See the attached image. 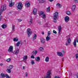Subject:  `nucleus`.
Wrapping results in <instances>:
<instances>
[{"label": "nucleus", "mask_w": 78, "mask_h": 78, "mask_svg": "<svg viewBox=\"0 0 78 78\" xmlns=\"http://www.w3.org/2000/svg\"><path fill=\"white\" fill-rule=\"evenodd\" d=\"M74 2L75 3H78V0H74Z\"/></svg>", "instance_id": "ea45409f"}, {"label": "nucleus", "mask_w": 78, "mask_h": 78, "mask_svg": "<svg viewBox=\"0 0 78 78\" xmlns=\"http://www.w3.org/2000/svg\"><path fill=\"white\" fill-rule=\"evenodd\" d=\"M40 39L41 42L43 44H44V43H45V39H44V38H41Z\"/></svg>", "instance_id": "9b49d317"}, {"label": "nucleus", "mask_w": 78, "mask_h": 78, "mask_svg": "<svg viewBox=\"0 0 78 78\" xmlns=\"http://www.w3.org/2000/svg\"><path fill=\"white\" fill-rule=\"evenodd\" d=\"M42 34H43V35H44V32H43L42 33Z\"/></svg>", "instance_id": "3c124183"}, {"label": "nucleus", "mask_w": 78, "mask_h": 78, "mask_svg": "<svg viewBox=\"0 0 78 78\" xmlns=\"http://www.w3.org/2000/svg\"><path fill=\"white\" fill-rule=\"evenodd\" d=\"M42 18L43 19H45V18H46V15H45V14H44L42 15Z\"/></svg>", "instance_id": "c9c22d12"}, {"label": "nucleus", "mask_w": 78, "mask_h": 78, "mask_svg": "<svg viewBox=\"0 0 78 78\" xmlns=\"http://www.w3.org/2000/svg\"><path fill=\"white\" fill-rule=\"evenodd\" d=\"M0 66H3V64H2V63H0Z\"/></svg>", "instance_id": "864d4df0"}, {"label": "nucleus", "mask_w": 78, "mask_h": 78, "mask_svg": "<svg viewBox=\"0 0 78 78\" xmlns=\"http://www.w3.org/2000/svg\"><path fill=\"white\" fill-rule=\"evenodd\" d=\"M57 55H58V56H61L62 57V56H63V55H62V54L61 52H57Z\"/></svg>", "instance_id": "f3484780"}, {"label": "nucleus", "mask_w": 78, "mask_h": 78, "mask_svg": "<svg viewBox=\"0 0 78 78\" xmlns=\"http://www.w3.org/2000/svg\"><path fill=\"white\" fill-rule=\"evenodd\" d=\"M1 58V57H0V58Z\"/></svg>", "instance_id": "bf43d9fd"}, {"label": "nucleus", "mask_w": 78, "mask_h": 78, "mask_svg": "<svg viewBox=\"0 0 78 78\" xmlns=\"http://www.w3.org/2000/svg\"><path fill=\"white\" fill-rule=\"evenodd\" d=\"M39 50L40 51H44V48H43L42 47H40L39 48Z\"/></svg>", "instance_id": "7c9ffc66"}, {"label": "nucleus", "mask_w": 78, "mask_h": 78, "mask_svg": "<svg viewBox=\"0 0 78 78\" xmlns=\"http://www.w3.org/2000/svg\"><path fill=\"white\" fill-rule=\"evenodd\" d=\"M28 56H27L26 55V56H24V57H23V60L25 61V60L26 59H27V58Z\"/></svg>", "instance_id": "2f4dec72"}, {"label": "nucleus", "mask_w": 78, "mask_h": 78, "mask_svg": "<svg viewBox=\"0 0 78 78\" xmlns=\"http://www.w3.org/2000/svg\"><path fill=\"white\" fill-rule=\"evenodd\" d=\"M12 2V1H11V2Z\"/></svg>", "instance_id": "052dcab7"}, {"label": "nucleus", "mask_w": 78, "mask_h": 78, "mask_svg": "<svg viewBox=\"0 0 78 78\" xmlns=\"http://www.w3.org/2000/svg\"><path fill=\"white\" fill-rule=\"evenodd\" d=\"M45 0H41V1H40V3H44L45 2Z\"/></svg>", "instance_id": "72a5a7b5"}, {"label": "nucleus", "mask_w": 78, "mask_h": 78, "mask_svg": "<svg viewBox=\"0 0 78 78\" xmlns=\"http://www.w3.org/2000/svg\"><path fill=\"white\" fill-rule=\"evenodd\" d=\"M10 14H11V13H12V12H9Z\"/></svg>", "instance_id": "6e6d98bb"}, {"label": "nucleus", "mask_w": 78, "mask_h": 78, "mask_svg": "<svg viewBox=\"0 0 78 78\" xmlns=\"http://www.w3.org/2000/svg\"><path fill=\"white\" fill-rule=\"evenodd\" d=\"M77 42H78V38H77Z\"/></svg>", "instance_id": "13d9d810"}, {"label": "nucleus", "mask_w": 78, "mask_h": 78, "mask_svg": "<svg viewBox=\"0 0 78 78\" xmlns=\"http://www.w3.org/2000/svg\"><path fill=\"white\" fill-rule=\"evenodd\" d=\"M5 75L6 74H3V73H1V75L2 78H4V77H5Z\"/></svg>", "instance_id": "473e14b6"}, {"label": "nucleus", "mask_w": 78, "mask_h": 78, "mask_svg": "<svg viewBox=\"0 0 78 78\" xmlns=\"http://www.w3.org/2000/svg\"><path fill=\"white\" fill-rule=\"evenodd\" d=\"M6 61L8 62H10L11 61V59L10 58H8L7 59Z\"/></svg>", "instance_id": "37998d69"}, {"label": "nucleus", "mask_w": 78, "mask_h": 78, "mask_svg": "<svg viewBox=\"0 0 78 78\" xmlns=\"http://www.w3.org/2000/svg\"><path fill=\"white\" fill-rule=\"evenodd\" d=\"M76 39L74 40V41L73 42V45H74V47H76Z\"/></svg>", "instance_id": "4468645a"}, {"label": "nucleus", "mask_w": 78, "mask_h": 78, "mask_svg": "<svg viewBox=\"0 0 78 78\" xmlns=\"http://www.w3.org/2000/svg\"><path fill=\"white\" fill-rule=\"evenodd\" d=\"M19 41V39L18 38L16 37L13 38V41L14 42H17Z\"/></svg>", "instance_id": "aec40b11"}, {"label": "nucleus", "mask_w": 78, "mask_h": 78, "mask_svg": "<svg viewBox=\"0 0 78 78\" xmlns=\"http://www.w3.org/2000/svg\"><path fill=\"white\" fill-rule=\"evenodd\" d=\"M59 8H60L61 6H62V5H61L59 3H58L56 5Z\"/></svg>", "instance_id": "412c9836"}, {"label": "nucleus", "mask_w": 78, "mask_h": 78, "mask_svg": "<svg viewBox=\"0 0 78 78\" xmlns=\"http://www.w3.org/2000/svg\"><path fill=\"white\" fill-rule=\"evenodd\" d=\"M29 24H31L33 23V20L32 19H30L29 21Z\"/></svg>", "instance_id": "393cba45"}, {"label": "nucleus", "mask_w": 78, "mask_h": 78, "mask_svg": "<svg viewBox=\"0 0 78 78\" xmlns=\"http://www.w3.org/2000/svg\"><path fill=\"white\" fill-rule=\"evenodd\" d=\"M23 69H25V67H24V66H23Z\"/></svg>", "instance_id": "4d7b16f0"}, {"label": "nucleus", "mask_w": 78, "mask_h": 78, "mask_svg": "<svg viewBox=\"0 0 78 78\" xmlns=\"http://www.w3.org/2000/svg\"><path fill=\"white\" fill-rule=\"evenodd\" d=\"M18 21L19 22H20L22 21V20H21L20 19H19L18 20Z\"/></svg>", "instance_id": "de8ad7c7"}, {"label": "nucleus", "mask_w": 78, "mask_h": 78, "mask_svg": "<svg viewBox=\"0 0 78 78\" xmlns=\"http://www.w3.org/2000/svg\"><path fill=\"white\" fill-rule=\"evenodd\" d=\"M58 12H56L55 13V15L54 16V22L55 23H56L57 22V20L58 19Z\"/></svg>", "instance_id": "f03ea898"}, {"label": "nucleus", "mask_w": 78, "mask_h": 78, "mask_svg": "<svg viewBox=\"0 0 78 78\" xmlns=\"http://www.w3.org/2000/svg\"><path fill=\"white\" fill-rule=\"evenodd\" d=\"M8 51L9 52H12V51H13V46H10L8 50Z\"/></svg>", "instance_id": "6e6552de"}, {"label": "nucleus", "mask_w": 78, "mask_h": 78, "mask_svg": "<svg viewBox=\"0 0 78 78\" xmlns=\"http://www.w3.org/2000/svg\"><path fill=\"white\" fill-rule=\"evenodd\" d=\"M76 8V5H74L72 6V11H74L75 10V8Z\"/></svg>", "instance_id": "2eb2a0df"}, {"label": "nucleus", "mask_w": 78, "mask_h": 78, "mask_svg": "<svg viewBox=\"0 0 78 78\" xmlns=\"http://www.w3.org/2000/svg\"><path fill=\"white\" fill-rule=\"evenodd\" d=\"M12 30H13V31H15V26L14 25H13L12 26Z\"/></svg>", "instance_id": "c756f323"}, {"label": "nucleus", "mask_w": 78, "mask_h": 78, "mask_svg": "<svg viewBox=\"0 0 78 78\" xmlns=\"http://www.w3.org/2000/svg\"><path fill=\"white\" fill-rule=\"evenodd\" d=\"M49 1L50 2H53V0H49Z\"/></svg>", "instance_id": "8fccbe9b"}, {"label": "nucleus", "mask_w": 78, "mask_h": 78, "mask_svg": "<svg viewBox=\"0 0 78 78\" xmlns=\"http://www.w3.org/2000/svg\"><path fill=\"white\" fill-rule=\"evenodd\" d=\"M6 9V4L4 5H2L1 9V11H0V21L2 20V16L1 14L3 12V11H5Z\"/></svg>", "instance_id": "f257e3e1"}, {"label": "nucleus", "mask_w": 78, "mask_h": 78, "mask_svg": "<svg viewBox=\"0 0 78 78\" xmlns=\"http://www.w3.org/2000/svg\"><path fill=\"white\" fill-rule=\"evenodd\" d=\"M51 39V37H50V36L49 35H48L46 38V40L47 41H48L50 40Z\"/></svg>", "instance_id": "9d476101"}, {"label": "nucleus", "mask_w": 78, "mask_h": 78, "mask_svg": "<svg viewBox=\"0 0 78 78\" xmlns=\"http://www.w3.org/2000/svg\"><path fill=\"white\" fill-rule=\"evenodd\" d=\"M37 53V51L34 50V51L32 52V55L31 56V58H32V59H34L35 57L34 55H36Z\"/></svg>", "instance_id": "7ed1b4c3"}, {"label": "nucleus", "mask_w": 78, "mask_h": 78, "mask_svg": "<svg viewBox=\"0 0 78 78\" xmlns=\"http://www.w3.org/2000/svg\"><path fill=\"white\" fill-rule=\"evenodd\" d=\"M27 34L28 36H30L32 34V32L31 31V30L30 28L28 29L27 30Z\"/></svg>", "instance_id": "423d86ee"}, {"label": "nucleus", "mask_w": 78, "mask_h": 78, "mask_svg": "<svg viewBox=\"0 0 78 78\" xmlns=\"http://www.w3.org/2000/svg\"><path fill=\"white\" fill-rule=\"evenodd\" d=\"M67 41L68 43L67 42H66V46H67L68 45H69L70 44V42H71V40H70V39L69 38L68 39Z\"/></svg>", "instance_id": "0eeeda50"}, {"label": "nucleus", "mask_w": 78, "mask_h": 78, "mask_svg": "<svg viewBox=\"0 0 78 78\" xmlns=\"http://www.w3.org/2000/svg\"><path fill=\"white\" fill-rule=\"evenodd\" d=\"M21 43V41H18L16 44V47H19L20 45V44Z\"/></svg>", "instance_id": "dca6fc26"}, {"label": "nucleus", "mask_w": 78, "mask_h": 78, "mask_svg": "<svg viewBox=\"0 0 78 78\" xmlns=\"http://www.w3.org/2000/svg\"><path fill=\"white\" fill-rule=\"evenodd\" d=\"M48 35H49V36H50V34H51V32H50V31H48Z\"/></svg>", "instance_id": "c03bdc74"}, {"label": "nucleus", "mask_w": 78, "mask_h": 78, "mask_svg": "<svg viewBox=\"0 0 78 78\" xmlns=\"http://www.w3.org/2000/svg\"><path fill=\"white\" fill-rule=\"evenodd\" d=\"M65 20L66 22H68L69 21V17L66 16L65 18Z\"/></svg>", "instance_id": "1a4fd4ad"}, {"label": "nucleus", "mask_w": 78, "mask_h": 78, "mask_svg": "<svg viewBox=\"0 0 78 78\" xmlns=\"http://www.w3.org/2000/svg\"><path fill=\"white\" fill-rule=\"evenodd\" d=\"M62 55H64L65 54V51H64V50H62Z\"/></svg>", "instance_id": "a19ab883"}, {"label": "nucleus", "mask_w": 78, "mask_h": 78, "mask_svg": "<svg viewBox=\"0 0 78 78\" xmlns=\"http://www.w3.org/2000/svg\"><path fill=\"white\" fill-rule=\"evenodd\" d=\"M36 61H39L40 60V57H37V58H36Z\"/></svg>", "instance_id": "a878e982"}, {"label": "nucleus", "mask_w": 78, "mask_h": 78, "mask_svg": "<svg viewBox=\"0 0 78 78\" xmlns=\"http://www.w3.org/2000/svg\"><path fill=\"white\" fill-rule=\"evenodd\" d=\"M26 76H28V73H26Z\"/></svg>", "instance_id": "09e8293b"}, {"label": "nucleus", "mask_w": 78, "mask_h": 78, "mask_svg": "<svg viewBox=\"0 0 78 78\" xmlns=\"http://www.w3.org/2000/svg\"><path fill=\"white\" fill-rule=\"evenodd\" d=\"M45 61L46 62H48L49 61V58L48 57H47L45 59Z\"/></svg>", "instance_id": "b1692460"}, {"label": "nucleus", "mask_w": 78, "mask_h": 78, "mask_svg": "<svg viewBox=\"0 0 78 78\" xmlns=\"http://www.w3.org/2000/svg\"><path fill=\"white\" fill-rule=\"evenodd\" d=\"M51 71H49L48 72L46 76H45L44 78H51Z\"/></svg>", "instance_id": "20e7f679"}, {"label": "nucleus", "mask_w": 78, "mask_h": 78, "mask_svg": "<svg viewBox=\"0 0 78 78\" xmlns=\"http://www.w3.org/2000/svg\"><path fill=\"white\" fill-rule=\"evenodd\" d=\"M33 13L34 15H36L37 13V9H34L33 11Z\"/></svg>", "instance_id": "ddd939ff"}, {"label": "nucleus", "mask_w": 78, "mask_h": 78, "mask_svg": "<svg viewBox=\"0 0 78 78\" xmlns=\"http://www.w3.org/2000/svg\"><path fill=\"white\" fill-rule=\"evenodd\" d=\"M19 52V50L18 49L16 50V51L14 52H13L14 54H15L16 55H17Z\"/></svg>", "instance_id": "5701e85b"}, {"label": "nucleus", "mask_w": 78, "mask_h": 78, "mask_svg": "<svg viewBox=\"0 0 78 78\" xmlns=\"http://www.w3.org/2000/svg\"><path fill=\"white\" fill-rule=\"evenodd\" d=\"M14 2H11L9 3V7H12V6L14 5Z\"/></svg>", "instance_id": "a211bd4d"}, {"label": "nucleus", "mask_w": 78, "mask_h": 78, "mask_svg": "<svg viewBox=\"0 0 78 78\" xmlns=\"http://www.w3.org/2000/svg\"><path fill=\"white\" fill-rule=\"evenodd\" d=\"M5 77L7 78H10V77H9V76L8 74H5Z\"/></svg>", "instance_id": "58836bf2"}, {"label": "nucleus", "mask_w": 78, "mask_h": 78, "mask_svg": "<svg viewBox=\"0 0 78 78\" xmlns=\"http://www.w3.org/2000/svg\"><path fill=\"white\" fill-rule=\"evenodd\" d=\"M77 78H78V73L77 74Z\"/></svg>", "instance_id": "5fc2aeb1"}, {"label": "nucleus", "mask_w": 78, "mask_h": 78, "mask_svg": "<svg viewBox=\"0 0 78 78\" xmlns=\"http://www.w3.org/2000/svg\"><path fill=\"white\" fill-rule=\"evenodd\" d=\"M46 10L47 12H49V11H50V7H49Z\"/></svg>", "instance_id": "f704fd0d"}, {"label": "nucleus", "mask_w": 78, "mask_h": 78, "mask_svg": "<svg viewBox=\"0 0 78 78\" xmlns=\"http://www.w3.org/2000/svg\"><path fill=\"white\" fill-rule=\"evenodd\" d=\"M25 5L26 7H27V8H29L30 5V3H29V2H27L26 3Z\"/></svg>", "instance_id": "f8f14e48"}, {"label": "nucleus", "mask_w": 78, "mask_h": 78, "mask_svg": "<svg viewBox=\"0 0 78 78\" xmlns=\"http://www.w3.org/2000/svg\"><path fill=\"white\" fill-rule=\"evenodd\" d=\"M32 61L31 62V64L32 65H33V64H34V61L32 60Z\"/></svg>", "instance_id": "79ce46f5"}, {"label": "nucleus", "mask_w": 78, "mask_h": 78, "mask_svg": "<svg viewBox=\"0 0 78 78\" xmlns=\"http://www.w3.org/2000/svg\"><path fill=\"white\" fill-rule=\"evenodd\" d=\"M11 69L9 68H8L7 69V72H8V73H11Z\"/></svg>", "instance_id": "bb28decb"}, {"label": "nucleus", "mask_w": 78, "mask_h": 78, "mask_svg": "<svg viewBox=\"0 0 78 78\" xmlns=\"http://www.w3.org/2000/svg\"><path fill=\"white\" fill-rule=\"evenodd\" d=\"M37 37V35H36V34H34V38H33L34 39H36Z\"/></svg>", "instance_id": "e433bc0d"}, {"label": "nucleus", "mask_w": 78, "mask_h": 78, "mask_svg": "<svg viewBox=\"0 0 78 78\" xmlns=\"http://www.w3.org/2000/svg\"><path fill=\"white\" fill-rule=\"evenodd\" d=\"M64 59V58L63 57L62 58V62H63V59Z\"/></svg>", "instance_id": "603ef678"}, {"label": "nucleus", "mask_w": 78, "mask_h": 78, "mask_svg": "<svg viewBox=\"0 0 78 78\" xmlns=\"http://www.w3.org/2000/svg\"><path fill=\"white\" fill-rule=\"evenodd\" d=\"M66 13L67 15H70L71 14V12H70V11H67Z\"/></svg>", "instance_id": "c85d7f7f"}, {"label": "nucleus", "mask_w": 78, "mask_h": 78, "mask_svg": "<svg viewBox=\"0 0 78 78\" xmlns=\"http://www.w3.org/2000/svg\"><path fill=\"white\" fill-rule=\"evenodd\" d=\"M12 67H13V66H12V65H9V67L8 68L10 69L11 70V69H12Z\"/></svg>", "instance_id": "cd10ccee"}, {"label": "nucleus", "mask_w": 78, "mask_h": 78, "mask_svg": "<svg viewBox=\"0 0 78 78\" xmlns=\"http://www.w3.org/2000/svg\"><path fill=\"white\" fill-rule=\"evenodd\" d=\"M58 34H59L60 33V32H61V26H59L58 27Z\"/></svg>", "instance_id": "4be33fe9"}, {"label": "nucleus", "mask_w": 78, "mask_h": 78, "mask_svg": "<svg viewBox=\"0 0 78 78\" xmlns=\"http://www.w3.org/2000/svg\"><path fill=\"white\" fill-rule=\"evenodd\" d=\"M76 58L77 59H78V54H77L76 55Z\"/></svg>", "instance_id": "49530a36"}, {"label": "nucleus", "mask_w": 78, "mask_h": 78, "mask_svg": "<svg viewBox=\"0 0 78 78\" xmlns=\"http://www.w3.org/2000/svg\"><path fill=\"white\" fill-rule=\"evenodd\" d=\"M22 4L21 2H19L18 6H17V8L20 10H21L22 9Z\"/></svg>", "instance_id": "39448f33"}, {"label": "nucleus", "mask_w": 78, "mask_h": 78, "mask_svg": "<svg viewBox=\"0 0 78 78\" xmlns=\"http://www.w3.org/2000/svg\"><path fill=\"white\" fill-rule=\"evenodd\" d=\"M2 28L5 29L6 28V24H4L2 26Z\"/></svg>", "instance_id": "6ab92c4d"}, {"label": "nucleus", "mask_w": 78, "mask_h": 78, "mask_svg": "<svg viewBox=\"0 0 78 78\" xmlns=\"http://www.w3.org/2000/svg\"><path fill=\"white\" fill-rule=\"evenodd\" d=\"M53 33L54 34H57V32H56V31L54 30L53 31Z\"/></svg>", "instance_id": "a18cd8bd"}, {"label": "nucleus", "mask_w": 78, "mask_h": 78, "mask_svg": "<svg viewBox=\"0 0 78 78\" xmlns=\"http://www.w3.org/2000/svg\"><path fill=\"white\" fill-rule=\"evenodd\" d=\"M44 14V12H41L40 13V15L41 16V15H43Z\"/></svg>", "instance_id": "4c0bfd02"}]
</instances>
